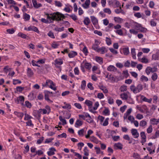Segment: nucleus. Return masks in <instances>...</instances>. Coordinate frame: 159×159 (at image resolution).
<instances>
[{
  "instance_id": "f257e3e1",
  "label": "nucleus",
  "mask_w": 159,
  "mask_h": 159,
  "mask_svg": "<svg viewBox=\"0 0 159 159\" xmlns=\"http://www.w3.org/2000/svg\"><path fill=\"white\" fill-rule=\"evenodd\" d=\"M45 14L47 16V19L52 20L53 21L55 20H60V13L58 12L51 14L45 13Z\"/></svg>"
},
{
  "instance_id": "f03ea898",
  "label": "nucleus",
  "mask_w": 159,
  "mask_h": 159,
  "mask_svg": "<svg viewBox=\"0 0 159 159\" xmlns=\"http://www.w3.org/2000/svg\"><path fill=\"white\" fill-rule=\"evenodd\" d=\"M143 85L141 84H139L136 87L133 84L131 85L130 87L131 91L135 94L140 92L143 90Z\"/></svg>"
},
{
  "instance_id": "7ed1b4c3",
  "label": "nucleus",
  "mask_w": 159,
  "mask_h": 159,
  "mask_svg": "<svg viewBox=\"0 0 159 159\" xmlns=\"http://www.w3.org/2000/svg\"><path fill=\"white\" fill-rule=\"evenodd\" d=\"M42 86L43 87H49L54 90H56L57 89L55 84L50 80H47L46 82L42 84Z\"/></svg>"
},
{
  "instance_id": "20e7f679",
  "label": "nucleus",
  "mask_w": 159,
  "mask_h": 159,
  "mask_svg": "<svg viewBox=\"0 0 159 159\" xmlns=\"http://www.w3.org/2000/svg\"><path fill=\"white\" fill-rule=\"evenodd\" d=\"M39 109L41 114H49L51 111L50 107L48 105L46 106L44 108L40 109Z\"/></svg>"
},
{
  "instance_id": "39448f33",
  "label": "nucleus",
  "mask_w": 159,
  "mask_h": 159,
  "mask_svg": "<svg viewBox=\"0 0 159 159\" xmlns=\"http://www.w3.org/2000/svg\"><path fill=\"white\" fill-rule=\"evenodd\" d=\"M24 30L28 31H33L38 34L39 33V31L38 28L33 25H30L28 28L25 27L24 28Z\"/></svg>"
},
{
  "instance_id": "423d86ee",
  "label": "nucleus",
  "mask_w": 159,
  "mask_h": 159,
  "mask_svg": "<svg viewBox=\"0 0 159 159\" xmlns=\"http://www.w3.org/2000/svg\"><path fill=\"white\" fill-rule=\"evenodd\" d=\"M52 92H50L49 91H47L45 93V99L48 101V102L49 103H51L52 101L49 98V97L52 96Z\"/></svg>"
},
{
  "instance_id": "0eeeda50",
  "label": "nucleus",
  "mask_w": 159,
  "mask_h": 159,
  "mask_svg": "<svg viewBox=\"0 0 159 159\" xmlns=\"http://www.w3.org/2000/svg\"><path fill=\"white\" fill-rule=\"evenodd\" d=\"M131 133L134 138H137L139 136V134L136 129H131Z\"/></svg>"
},
{
  "instance_id": "6e6552de",
  "label": "nucleus",
  "mask_w": 159,
  "mask_h": 159,
  "mask_svg": "<svg viewBox=\"0 0 159 159\" xmlns=\"http://www.w3.org/2000/svg\"><path fill=\"white\" fill-rule=\"evenodd\" d=\"M32 2L34 7L36 8H38L42 6L40 3H38L36 0H32Z\"/></svg>"
},
{
  "instance_id": "1a4fd4ad",
  "label": "nucleus",
  "mask_w": 159,
  "mask_h": 159,
  "mask_svg": "<svg viewBox=\"0 0 159 159\" xmlns=\"http://www.w3.org/2000/svg\"><path fill=\"white\" fill-rule=\"evenodd\" d=\"M14 114L16 116L18 117L19 118L20 120L22 119L23 116L24 115V113L21 112H19L17 111H15L14 112Z\"/></svg>"
},
{
  "instance_id": "9d476101",
  "label": "nucleus",
  "mask_w": 159,
  "mask_h": 159,
  "mask_svg": "<svg viewBox=\"0 0 159 159\" xmlns=\"http://www.w3.org/2000/svg\"><path fill=\"white\" fill-rule=\"evenodd\" d=\"M39 109L38 110H35L33 113V115L35 117L40 118L41 116V113Z\"/></svg>"
},
{
  "instance_id": "9b49d317",
  "label": "nucleus",
  "mask_w": 159,
  "mask_h": 159,
  "mask_svg": "<svg viewBox=\"0 0 159 159\" xmlns=\"http://www.w3.org/2000/svg\"><path fill=\"white\" fill-rule=\"evenodd\" d=\"M90 3V0H86L85 3L82 4V6L85 9H87L89 8Z\"/></svg>"
},
{
  "instance_id": "f8f14e48",
  "label": "nucleus",
  "mask_w": 159,
  "mask_h": 159,
  "mask_svg": "<svg viewBox=\"0 0 159 159\" xmlns=\"http://www.w3.org/2000/svg\"><path fill=\"white\" fill-rule=\"evenodd\" d=\"M108 51L107 49L104 47H102L100 48H99L98 52H101V54H104L105 53L107 52Z\"/></svg>"
},
{
  "instance_id": "ddd939ff",
  "label": "nucleus",
  "mask_w": 159,
  "mask_h": 159,
  "mask_svg": "<svg viewBox=\"0 0 159 159\" xmlns=\"http://www.w3.org/2000/svg\"><path fill=\"white\" fill-rule=\"evenodd\" d=\"M27 74L29 77H31L34 75V72L32 69L30 68H27Z\"/></svg>"
},
{
  "instance_id": "4468645a",
  "label": "nucleus",
  "mask_w": 159,
  "mask_h": 159,
  "mask_svg": "<svg viewBox=\"0 0 159 159\" xmlns=\"http://www.w3.org/2000/svg\"><path fill=\"white\" fill-rule=\"evenodd\" d=\"M90 18L91 21L93 25H95L98 24V20L94 16H90Z\"/></svg>"
},
{
  "instance_id": "2eb2a0df",
  "label": "nucleus",
  "mask_w": 159,
  "mask_h": 159,
  "mask_svg": "<svg viewBox=\"0 0 159 159\" xmlns=\"http://www.w3.org/2000/svg\"><path fill=\"white\" fill-rule=\"evenodd\" d=\"M107 69L109 71L115 72L117 70V69L114 66L110 65L107 67Z\"/></svg>"
},
{
  "instance_id": "dca6fc26",
  "label": "nucleus",
  "mask_w": 159,
  "mask_h": 159,
  "mask_svg": "<svg viewBox=\"0 0 159 159\" xmlns=\"http://www.w3.org/2000/svg\"><path fill=\"white\" fill-rule=\"evenodd\" d=\"M77 55V52L74 51H71L68 53V55L69 57L70 58L74 57Z\"/></svg>"
},
{
  "instance_id": "f3484780",
  "label": "nucleus",
  "mask_w": 159,
  "mask_h": 159,
  "mask_svg": "<svg viewBox=\"0 0 159 159\" xmlns=\"http://www.w3.org/2000/svg\"><path fill=\"white\" fill-rule=\"evenodd\" d=\"M56 151V149L52 147L49 149V151L47 153L48 156H51L54 155V152Z\"/></svg>"
},
{
  "instance_id": "a211bd4d",
  "label": "nucleus",
  "mask_w": 159,
  "mask_h": 159,
  "mask_svg": "<svg viewBox=\"0 0 159 159\" xmlns=\"http://www.w3.org/2000/svg\"><path fill=\"white\" fill-rule=\"evenodd\" d=\"M41 21L45 23H48L50 24L51 23H52L53 22V21L52 20H50L49 19H45L44 18H42L41 19Z\"/></svg>"
},
{
  "instance_id": "6ab92c4d",
  "label": "nucleus",
  "mask_w": 159,
  "mask_h": 159,
  "mask_svg": "<svg viewBox=\"0 0 159 159\" xmlns=\"http://www.w3.org/2000/svg\"><path fill=\"white\" fill-rule=\"evenodd\" d=\"M17 99L18 102H20L21 105H24V97L23 96H20L17 98Z\"/></svg>"
},
{
  "instance_id": "aec40b11",
  "label": "nucleus",
  "mask_w": 159,
  "mask_h": 159,
  "mask_svg": "<svg viewBox=\"0 0 159 159\" xmlns=\"http://www.w3.org/2000/svg\"><path fill=\"white\" fill-rule=\"evenodd\" d=\"M151 123L152 125H157L158 123L159 122V119H157L156 118H152L150 119Z\"/></svg>"
},
{
  "instance_id": "412c9836",
  "label": "nucleus",
  "mask_w": 159,
  "mask_h": 159,
  "mask_svg": "<svg viewBox=\"0 0 159 159\" xmlns=\"http://www.w3.org/2000/svg\"><path fill=\"white\" fill-rule=\"evenodd\" d=\"M54 64L56 68H60V59H56L54 61Z\"/></svg>"
},
{
  "instance_id": "4be33fe9",
  "label": "nucleus",
  "mask_w": 159,
  "mask_h": 159,
  "mask_svg": "<svg viewBox=\"0 0 159 159\" xmlns=\"http://www.w3.org/2000/svg\"><path fill=\"white\" fill-rule=\"evenodd\" d=\"M12 69V68L8 66H5L3 69V70L5 73H7L10 72Z\"/></svg>"
},
{
  "instance_id": "5701e85b",
  "label": "nucleus",
  "mask_w": 159,
  "mask_h": 159,
  "mask_svg": "<svg viewBox=\"0 0 159 159\" xmlns=\"http://www.w3.org/2000/svg\"><path fill=\"white\" fill-rule=\"evenodd\" d=\"M83 124V122L82 121L79 120H77L75 124V126L76 127H78L79 126H81Z\"/></svg>"
},
{
  "instance_id": "b1692460",
  "label": "nucleus",
  "mask_w": 159,
  "mask_h": 159,
  "mask_svg": "<svg viewBox=\"0 0 159 159\" xmlns=\"http://www.w3.org/2000/svg\"><path fill=\"white\" fill-rule=\"evenodd\" d=\"M85 103L89 107V109L91 107V106L93 104V102L88 100H86Z\"/></svg>"
},
{
  "instance_id": "393cba45",
  "label": "nucleus",
  "mask_w": 159,
  "mask_h": 159,
  "mask_svg": "<svg viewBox=\"0 0 159 159\" xmlns=\"http://www.w3.org/2000/svg\"><path fill=\"white\" fill-rule=\"evenodd\" d=\"M141 98H142V100L143 101L147 102L149 103H151L152 101V98L148 99L143 96H141Z\"/></svg>"
},
{
  "instance_id": "a878e982",
  "label": "nucleus",
  "mask_w": 159,
  "mask_h": 159,
  "mask_svg": "<svg viewBox=\"0 0 159 159\" xmlns=\"http://www.w3.org/2000/svg\"><path fill=\"white\" fill-rule=\"evenodd\" d=\"M123 54L125 55H127L129 54V52L128 48H123Z\"/></svg>"
},
{
  "instance_id": "bb28decb",
  "label": "nucleus",
  "mask_w": 159,
  "mask_h": 159,
  "mask_svg": "<svg viewBox=\"0 0 159 159\" xmlns=\"http://www.w3.org/2000/svg\"><path fill=\"white\" fill-rule=\"evenodd\" d=\"M135 49L134 48H132L131 49V53L132 55V57L134 59H136V53L135 51Z\"/></svg>"
},
{
  "instance_id": "cd10ccee",
  "label": "nucleus",
  "mask_w": 159,
  "mask_h": 159,
  "mask_svg": "<svg viewBox=\"0 0 159 159\" xmlns=\"http://www.w3.org/2000/svg\"><path fill=\"white\" fill-rule=\"evenodd\" d=\"M152 58V59L154 60H157L159 59V52H157L156 54H153Z\"/></svg>"
},
{
  "instance_id": "c85d7f7f",
  "label": "nucleus",
  "mask_w": 159,
  "mask_h": 159,
  "mask_svg": "<svg viewBox=\"0 0 159 159\" xmlns=\"http://www.w3.org/2000/svg\"><path fill=\"white\" fill-rule=\"evenodd\" d=\"M114 147H117L118 149H121L123 148L122 144L120 143H115L114 145Z\"/></svg>"
},
{
  "instance_id": "c756f323",
  "label": "nucleus",
  "mask_w": 159,
  "mask_h": 159,
  "mask_svg": "<svg viewBox=\"0 0 159 159\" xmlns=\"http://www.w3.org/2000/svg\"><path fill=\"white\" fill-rule=\"evenodd\" d=\"M33 117L29 115V114L25 113V117L24 118V120H31L30 119L32 118Z\"/></svg>"
},
{
  "instance_id": "7c9ffc66",
  "label": "nucleus",
  "mask_w": 159,
  "mask_h": 159,
  "mask_svg": "<svg viewBox=\"0 0 159 159\" xmlns=\"http://www.w3.org/2000/svg\"><path fill=\"white\" fill-rule=\"evenodd\" d=\"M30 16L29 15L25 13L24 14V19L25 21H27L30 20Z\"/></svg>"
},
{
  "instance_id": "2f4dec72",
  "label": "nucleus",
  "mask_w": 159,
  "mask_h": 159,
  "mask_svg": "<svg viewBox=\"0 0 159 159\" xmlns=\"http://www.w3.org/2000/svg\"><path fill=\"white\" fill-rule=\"evenodd\" d=\"M90 22V20L88 17H86L85 18L84 20V23L85 25H88Z\"/></svg>"
},
{
  "instance_id": "473e14b6",
  "label": "nucleus",
  "mask_w": 159,
  "mask_h": 159,
  "mask_svg": "<svg viewBox=\"0 0 159 159\" xmlns=\"http://www.w3.org/2000/svg\"><path fill=\"white\" fill-rule=\"evenodd\" d=\"M26 106L28 108H30L32 106V105L31 103L29 101H26L25 102V104H24V105Z\"/></svg>"
},
{
  "instance_id": "72a5a7b5",
  "label": "nucleus",
  "mask_w": 159,
  "mask_h": 159,
  "mask_svg": "<svg viewBox=\"0 0 159 159\" xmlns=\"http://www.w3.org/2000/svg\"><path fill=\"white\" fill-rule=\"evenodd\" d=\"M26 126H29L32 128H33L34 125L32 122V121L31 120H28L26 123Z\"/></svg>"
},
{
  "instance_id": "f704fd0d",
  "label": "nucleus",
  "mask_w": 159,
  "mask_h": 159,
  "mask_svg": "<svg viewBox=\"0 0 159 159\" xmlns=\"http://www.w3.org/2000/svg\"><path fill=\"white\" fill-rule=\"evenodd\" d=\"M100 89L102 90L104 93H107L108 92V90L106 88V87L103 85H102L99 87Z\"/></svg>"
},
{
  "instance_id": "c9c22d12",
  "label": "nucleus",
  "mask_w": 159,
  "mask_h": 159,
  "mask_svg": "<svg viewBox=\"0 0 159 159\" xmlns=\"http://www.w3.org/2000/svg\"><path fill=\"white\" fill-rule=\"evenodd\" d=\"M114 19L115 22L118 23H120L123 21L122 19L119 17H114Z\"/></svg>"
},
{
  "instance_id": "e433bc0d",
  "label": "nucleus",
  "mask_w": 159,
  "mask_h": 159,
  "mask_svg": "<svg viewBox=\"0 0 159 159\" xmlns=\"http://www.w3.org/2000/svg\"><path fill=\"white\" fill-rule=\"evenodd\" d=\"M84 67L87 69L90 70L91 68V65L90 63L86 62L84 63Z\"/></svg>"
},
{
  "instance_id": "4c0bfd02",
  "label": "nucleus",
  "mask_w": 159,
  "mask_h": 159,
  "mask_svg": "<svg viewBox=\"0 0 159 159\" xmlns=\"http://www.w3.org/2000/svg\"><path fill=\"white\" fill-rule=\"evenodd\" d=\"M90 140L96 143H98V139L94 136H92L90 137Z\"/></svg>"
},
{
  "instance_id": "58836bf2",
  "label": "nucleus",
  "mask_w": 159,
  "mask_h": 159,
  "mask_svg": "<svg viewBox=\"0 0 159 159\" xmlns=\"http://www.w3.org/2000/svg\"><path fill=\"white\" fill-rule=\"evenodd\" d=\"M86 85V82L85 80H83L81 82V89L82 90H84Z\"/></svg>"
},
{
  "instance_id": "ea45409f",
  "label": "nucleus",
  "mask_w": 159,
  "mask_h": 159,
  "mask_svg": "<svg viewBox=\"0 0 159 159\" xmlns=\"http://www.w3.org/2000/svg\"><path fill=\"white\" fill-rule=\"evenodd\" d=\"M121 98L123 100H127L128 98V96L127 93H124L120 95Z\"/></svg>"
},
{
  "instance_id": "a19ab883",
  "label": "nucleus",
  "mask_w": 159,
  "mask_h": 159,
  "mask_svg": "<svg viewBox=\"0 0 159 159\" xmlns=\"http://www.w3.org/2000/svg\"><path fill=\"white\" fill-rule=\"evenodd\" d=\"M18 36L23 39H26L27 37L26 35L22 33L21 32H19L18 34Z\"/></svg>"
},
{
  "instance_id": "79ce46f5",
  "label": "nucleus",
  "mask_w": 159,
  "mask_h": 159,
  "mask_svg": "<svg viewBox=\"0 0 159 159\" xmlns=\"http://www.w3.org/2000/svg\"><path fill=\"white\" fill-rule=\"evenodd\" d=\"M52 47L54 48H56L59 46V43L56 42H54L51 45Z\"/></svg>"
},
{
  "instance_id": "37998d69",
  "label": "nucleus",
  "mask_w": 159,
  "mask_h": 159,
  "mask_svg": "<svg viewBox=\"0 0 159 159\" xmlns=\"http://www.w3.org/2000/svg\"><path fill=\"white\" fill-rule=\"evenodd\" d=\"M95 59L96 61L100 63L101 64L103 63V59L102 57H96Z\"/></svg>"
},
{
  "instance_id": "c03bdc74",
  "label": "nucleus",
  "mask_w": 159,
  "mask_h": 159,
  "mask_svg": "<svg viewBox=\"0 0 159 159\" xmlns=\"http://www.w3.org/2000/svg\"><path fill=\"white\" fill-rule=\"evenodd\" d=\"M66 15L69 16L74 21H75L77 19V17L75 14L69 15L68 14H66Z\"/></svg>"
},
{
  "instance_id": "a18cd8bd",
  "label": "nucleus",
  "mask_w": 159,
  "mask_h": 159,
  "mask_svg": "<svg viewBox=\"0 0 159 159\" xmlns=\"http://www.w3.org/2000/svg\"><path fill=\"white\" fill-rule=\"evenodd\" d=\"M31 62L33 66L40 67V66L38 65L39 63L38 62V61H36L34 60H33Z\"/></svg>"
},
{
  "instance_id": "49530a36",
  "label": "nucleus",
  "mask_w": 159,
  "mask_h": 159,
  "mask_svg": "<svg viewBox=\"0 0 159 159\" xmlns=\"http://www.w3.org/2000/svg\"><path fill=\"white\" fill-rule=\"evenodd\" d=\"M21 82L18 79H13V84L14 85L21 83Z\"/></svg>"
},
{
  "instance_id": "de8ad7c7",
  "label": "nucleus",
  "mask_w": 159,
  "mask_h": 159,
  "mask_svg": "<svg viewBox=\"0 0 159 159\" xmlns=\"http://www.w3.org/2000/svg\"><path fill=\"white\" fill-rule=\"evenodd\" d=\"M140 136L141 137L142 139H146V136L144 132L142 131L140 133Z\"/></svg>"
},
{
  "instance_id": "09e8293b",
  "label": "nucleus",
  "mask_w": 159,
  "mask_h": 159,
  "mask_svg": "<svg viewBox=\"0 0 159 159\" xmlns=\"http://www.w3.org/2000/svg\"><path fill=\"white\" fill-rule=\"evenodd\" d=\"M48 36L50 38L54 39L55 37L52 31H50L48 33Z\"/></svg>"
},
{
  "instance_id": "8fccbe9b",
  "label": "nucleus",
  "mask_w": 159,
  "mask_h": 159,
  "mask_svg": "<svg viewBox=\"0 0 159 159\" xmlns=\"http://www.w3.org/2000/svg\"><path fill=\"white\" fill-rule=\"evenodd\" d=\"M152 67H148L146 69V72L148 75H149L151 72H152Z\"/></svg>"
},
{
  "instance_id": "3c124183",
  "label": "nucleus",
  "mask_w": 159,
  "mask_h": 159,
  "mask_svg": "<svg viewBox=\"0 0 159 159\" xmlns=\"http://www.w3.org/2000/svg\"><path fill=\"white\" fill-rule=\"evenodd\" d=\"M127 87L125 85H122L121 86L120 88V91L121 92H124L125 91H126L127 89Z\"/></svg>"
},
{
  "instance_id": "603ef678",
  "label": "nucleus",
  "mask_w": 159,
  "mask_h": 159,
  "mask_svg": "<svg viewBox=\"0 0 159 159\" xmlns=\"http://www.w3.org/2000/svg\"><path fill=\"white\" fill-rule=\"evenodd\" d=\"M44 140V137H42L40 138L37 141L36 143L38 144H41Z\"/></svg>"
},
{
  "instance_id": "864d4df0",
  "label": "nucleus",
  "mask_w": 159,
  "mask_h": 159,
  "mask_svg": "<svg viewBox=\"0 0 159 159\" xmlns=\"http://www.w3.org/2000/svg\"><path fill=\"white\" fill-rule=\"evenodd\" d=\"M133 157L135 159H138L140 158V156L138 154L135 153H134Z\"/></svg>"
},
{
  "instance_id": "5fc2aeb1",
  "label": "nucleus",
  "mask_w": 159,
  "mask_h": 159,
  "mask_svg": "<svg viewBox=\"0 0 159 159\" xmlns=\"http://www.w3.org/2000/svg\"><path fill=\"white\" fill-rule=\"evenodd\" d=\"M157 75L156 73H153L152 76V79L153 81H155L157 79Z\"/></svg>"
},
{
  "instance_id": "6e6d98bb",
  "label": "nucleus",
  "mask_w": 159,
  "mask_h": 159,
  "mask_svg": "<svg viewBox=\"0 0 159 159\" xmlns=\"http://www.w3.org/2000/svg\"><path fill=\"white\" fill-rule=\"evenodd\" d=\"M123 73L124 74V75L125 78H127L129 76V74L128 73V71L127 70L123 71Z\"/></svg>"
},
{
  "instance_id": "4d7b16f0",
  "label": "nucleus",
  "mask_w": 159,
  "mask_h": 159,
  "mask_svg": "<svg viewBox=\"0 0 159 159\" xmlns=\"http://www.w3.org/2000/svg\"><path fill=\"white\" fill-rule=\"evenodd\" d=\"M7 1L9 4H13L15 5L17 4L13 0H7Z\"/></svg>"
},
{
  "instance_id": "13d9d810",
  "label": "nucleus",
  "mask_w": 159,
  "mask_h": 159,
  "mask_svg": "<svg viewBox=\"0 0 159 159\" xmlns=\"http://www.w3.org/2000/svg\"><path fill=\"white\" fill-rule=\"evenodd\" d=\"M83 52L85 56H87L88 52V49L86 46H84L83 49Z\"/></svg>"
},
{
  "instance_id": "bf43d9fd",
  "label": "nucleus",
  "mask_w": 159,
  "mask_h": 159,
  "mask_svg": "<svg viewBox=\"0 0 159 159\" xmlns=\"http://www.w3.org/2000/svg\"><path fill=\"white\" fill-rule=\"evenodd\" d=\"M103 113L105 115H109V111L108 108H106L104 110Z\"/></svg>"
},
{
  "instance_id": "052dcab7",
  "label": "nucleus",
  "mask_w": 159,
  "mask_h": 159,
  "mask_svg": "<svg viewBox=\"0 0 159 159\" xmlns=\"http://www.w3.org/2000/svg\"><path fill=\"white\" fill-rule=\"evenodd\" d=\"M152 131V125H150L149 127L147 129V131L148 133H151Z\"/></svg>"
},
{
  "instance_id": "680f3d73",
  "label": "nucleus",
  "mask_w": 159,
  "mask_h": 159,
  "mask_svg": "<svg viewBox=\"0 0 159 159\" xmlns=\"http://www.w3.org/2000/svg\"><path fill=\"white\" fill-rule=\"evenodd\" d=\"M7 32L10 34H13L15 32V30L13 28L8 29L7 30Z\"/></svg>"
},
{
  "instance_id": "e2e57ef3",
  "label": "nucleus",
  "mask_w": 159,
  "mask_h": 159,
  "mask_svg": "<svg viewBox=\"0 0 159 159\" xmlns=\"http://www.w3.org/2000/svg\"><path fill=\"white\" fill-rule=\"evenodd\" d=\"M103 11L105 13H107L109 14H110L111 13V11L110 9L108 8H105L103 9Z\"/></svg>"
},
{
  "instance_id": "0e129e2a",
  "label": "nucleus",
  "mask_w": 159,
  "mask_h": 159,
  "mask_svg": "<svg viewBox=\"0 0 159 159\" xmlns=\"http://www.w3.org/2000/svg\"><path fill=\"white\" fill-rule=\"evenodd\" d=\"M62 107L64 109L68 108L69 109H71V106L69 104H66V105L62 106Z\"/></svg>"
},
{
  "instance_id": "69168bd1",
  "label": "nucleus",
  "mask_w": 159,
  "mask_h": 159,
  "mask_svg": "<svg viewBox=\"0 0 159 159\" xmlns=\"http://www.w3.org/2000/svg\"><path fill=\"white\" fill-rule=\"evenodd\" d=\"M147 125V122L144 120H142L141 121L139 125L140 126L143 127Z\"/></svg>"
},
{
  "instance_id": "338daca9",
  "label": "nucleus",
  "mask_w": 159,
  "mask_h": 159,
  "mask_svg": "<svg viewBox=\"0 0 159 159\" xmlns=\"http://www.w3.org/2000/svg\"><path fill=\"white\" fill-rule=\"evenodd\" d=\"M16 89L18 92H21L24 89V88L21 86H18L16 87Z\"/></svg>"
},
{
  "instance_id": "774afa93",
  "label": "nucleus",
  "mask_w": 159,
  "mask_h": 159,
  "mask_svg": "<svg viewBox=\"0 0 159 159\" xmlns=\"http://www.w3.org/2000/svg\"><path fill=\"white\" fill-rule=\"evenodd\" d=\"M98 46L97 45H96L93 44L92 46V48L94 50L98 52V49H99V48H98Z\"/></svg>"
}]
</instances>
